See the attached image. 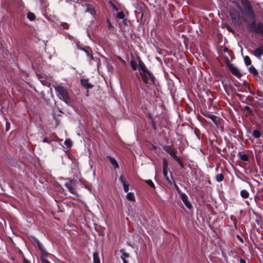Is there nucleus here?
Masks as SVG:
<instances>
[{
    "label": "nucleus",
    "mask_w": 263,
    "mask_h": 263,
    "mask_svg": "<svg viewBox=\"0 0 263 263\" xmlns=\"http://www.w3.org/2000/svg\"><path fill=\"white\" fill-rule=\"evenodd\" d=\"M55 90L58 93L59 98L63 100L66 103H70V100L68 94L67 90L65 87L61 85H53Z\"/></svg>",
    "instance_id": "1"
},
{
    "label": "nucleus",
    "mask_w": 263,
    "mask_h": 263,
    "mask_svg": "<svg viewBox=\"0 0 263 263\" xmlns=\"http://www.w3.org/2000/svg\"><path fill=\"white\" fill-rule=\"evenodd\" d=\"M248 30L250 32H254L263 37V23H256L254 20L251 24L248 25Z\"/></svg>",
    "instance_id": "2"
},
{
    "label": "nucleus",
    "mask_w": 263,
    "mask_h": 263,
    "mask_svg": "<svg viewBox=\"0 0 263 263\" xmlns=\"http://www.w3.org/2000/svg\"><path fill=\"white\" fill-rule=\"evenodd\" d=\"M241 5L247 17L251 20H254L255 18V15L249 1L247 0H242Z\"/></svg>",
    "instance_id": "3"
},
{
    "label": "nucleus",
    "mask_w": 263,
    "mask_h": 263,
    "mask_svg": "<svg viewBox=\"0 0 263 263\" xmlns=\"http://www.w3.org/2000/svg\"><path fill=\"white\" fill-rule=\"evenodd\" d=\"M230 14L233 24L236 26H240L241 21L239 13L234 9H231Z\"/></svg>",
    "instance_id": "4"
},
{
    "label": "nucleus",
    "mask_w": 263,
    "mask_h": 263,
    "mask_svg": "<svg viewBox=\"0 0 263 263\" xmlns=\"http://www.w3.org/2000/svg\"><path fill=\"white\" fill-rule=\"evenodd\" d=\"M165 151L167 152L179 164L180 166L182 167H183V163L180 159L176 155L175 153L172 151L170 146H165L163 147Z\"/></svg>",
    "instance_id": "5"
},
{
    "label": "nucleus",
    "mask_w": 263,
    "mask_h": 263,
    "mask_svg": "<svg viewBox=\"0 0 263 263\" xmlns=\"http://www.w3.org/2000/svg\"><path fill=\"white\" fill-rule=\"evenodd\" d=\"M64 185L66 187L68 190L72 194H75L76 191L74 186H76L75 181L72 179L67 180Z\"/></svg>",
    "instance_id": "6"
},
{
    "label": "nucleus",
    "mask_w": 263,
    "mask_h": 263,
    "mask_svg": "<svg viewBox=\"0 0 263 263\" xmlns=\"http://www.w3.org/2000/svg\"><path fill=\"white\" fill-rule=\"evenodd\" d=\"M141 75L143 81L145 83H148L149 81H151L152 82H154V76L148 70L145 72H143Z\"/></svg>",
    "instance_id": "7"
},
{
    "label": "nucleus",
    "mask_w": 263,
    "mask_h": 263,
    "mask_svg": "<svg viewBox=\"0 0 263 263\" xmlns=\"http://www.w3.org/2000/svg\"><path fill=\"white\" fill-rule=\"evenodd\" d=\"M163 173L164 178L166 180V181L168 182V183L172 184V182L171 180L169 179L168 177L167 176V173L168 171V168L167 165V163L165 161H163Z\"/></svg>",
    "instance_id": "8"
},
{
    "label": "nucleus",
    "mask_w": 263,
    "mask_h": 263,
    "mask_svg": "<svg viewBox=\"0 0 263 263\" xmlns=\"http://www.w3.org/2000/svg\"><path fill=\"white\" fill-rule=\"evenodd\" d=\"M229 69L231 72L237 78L241 77V74L239 72V70L236 67L233 66L232 65H229Z\"/></svg>",
    "instance_id": "9"
},
{
    "label": "nucleus",
    "mask_w": 263,
    "mask_h": 263,
    "mask_svg": "<svg viewBox=\"0 0 263 263\" xmlns=\"http://www.w3.org/2000/svg\"><path fill=\"white\" fill-rule=\"evenodd\" d=\"M84 7L86 8L84 11L85 12H89L91 15H95L96 14L95 8L90 4L86 3L85 4Z\"/></svg>",
    "instance_id": "10"
},
{
    "label": "nucleus",
    "mask_w": 263,
    "mask_h": 263,
    "mask_svg": "<svg viewBox=\"0 0 263 263\" xmlns=\"http://www.w3.org/2000/svg\"><path fill=\"white\" fill-rule=\"evenodd\" d=\"M254 55L260 59L261 56L263 54V44L257 47L254 51Z\"/></svg>",
    "instance_id": "11"
},
{
    "label": "nucleus",
    "mask_w": 263,
    "mask_h": 263,
    "mask_svg": "<svg viewBox=\"0 0 263 263\" xmlns=\"http://www.w3.org/2000/svg\"><path fill=\"white\" fill-rule=\"evenodd\" d=\"M119 179L123 184L124 192L127 193L129 191V184L127 183L125 179L124 178V176L123 175L120 176Z\"/></svg>",
    "instance_id": "12"
},
{
    "label": "nucleus",
    "mask_w": 263,
    "mask_h": 263,
    "mask_svg": "<svg viewBox=\"0 0 263 263\" xmlns=\"http://www.w3.org/2000/svg\"><path fill=\"white\" fill-rule=\"evenodd\" d=\"M181 199L184 203V204L185 205V206L191 209L192 208V204L191 203L188 201L187 196L185 194H181Z\"/></svg>",
    "instance_id": "13"
},
{
    "label": "nucleus",
    "mask_w": 263,
    "mask_h": 263,
    "mask_svg": "<svg viewBox=\"0 0 263 263\" xmlns=\"http://www.w3.org/2000/svg\"><path fill=\"white\" fill-rule=\"evenodd\" d=\"M81 85L86 89L92 88L93 86L88 83V80L86 79H82L81 80Z\"/></svg>",
    "instance_id": "14"
},
{
    "label": "nucleus",
    "mask_w": 263,
    "mask_h": 263,
    "mask_svg": "<svg viewBox=\"0 0 263 263\" xmlns=\"http://www.w3.org/2000/svg\"><path fill=\"white\" fill-rule=\"evenodd\" d=\"M249 71L254 77H256V79H257V77L259 78V77L258 76V71L253 66L249 67Z\"/></svg>",
    "instance_id": "15"
},
{
    "label": "nucleus",
    "mask_w": 263,
    "mask_h": 263,
    "mask_svg": "<svg viewBox=\"0 0 263 263\" xmlns=\"http://www.w3.org/2000/svg\"><path fill=\"white\" fill-rule=\"evenodd\" d=\"M107 158L109 160L110 162L115 168L119 167L118 163L114 158L108 156H107Z\"/></svg>",
    "instance_id": "16"
},
{
    "label": "nucleus",
    "mask_w": 263,
    "mask_h": 263,
    "mask_svg": "<svg viewBox=\"0 0 263 263\" xmlns=\"http://www.w3.org/2000/svg\"><path fill=\"white\" fill-rule=\"evenodd\" d=\"M120 252L121 253V258L123 261L126 260V258L129 257V254L126 253L124 249H121Z\"/></svg>",
    "instance_id": "17"
},
{
    "label": "nucleus",
    "mask_w": 263,
    "mask_h": 263,
    "mask_svg": "<svg viewBox=\"0 0 263 263\" xmlns=\"http://www.w3.org/2000/svg\"><path fill=\"white\" fill-rule=\"evenodd\" d=\"M126 198L128 200L134 201L135 200V197L133 193H128L126 195Z\"/></svg>",
    "instance_id": "18"
},
{
    "label": "nucleus",
    "mask_w": 263,
    "mask_h": 263,
    "mask_svg": "<svg viewBox=\"0 0 263 263\" xmlns=\"http://www.w3.org/2000/svg\"><path fill=\"white\" fill-rule=\"evenodd\" d=\"M139 65L140 68L142 70L143 72H145L148 70L146 68V66L142 61H139Z\"/></svg>",
    "instance_id": "19"
},
{
    "label": "nucleus",
    "mask_w": 263,
    "mask_h": 263,
    "mask_svg": "<svg viewBox=\"0 0 263 263\" xmlns=\"http://www.w3.org/2000/svg\"><path fill=\"white\" fill-rule=\"evenodd\" d=\"M93 263H100V259L97 253L95 252L93 254Z\"/></svg>",
    "instance_id": "20"
},
{
    "label": "nucleus",
    "mask_w": 263,
    "mask_h": 263,
    "mask_svg": "<svg viewBox=\"0 0 263 263\" xmlns=\"http://www.w3.org/2000/svg\"><path fill=\"white\" fill-rule=\"evenodd\" d=\"M27 18L30 21H33L35 18V16L33 13L29 12L27 14Z\"/></svg>",
    "instance_id": "21"
},
{
    "label": "nucleus",
    "mask_w": 263,
    "mask_h": 263,
    "mask_svg": "<svg viewBox=\"0 0 263 263\" xmlns=\"http://www.w3.org/2000/svg\"><path fill=\"white\" fill-rule=\"evenodd\" d=\"M240 194H241V196L243 197V198H248L249 197V194L248 193V192L246 190H242L240 192Z\"/></svg>",
    "instance_id": "22"
},
{
    "label": "nucleus",
    "mask_w": 263,
    "mask_h": 263,
    "mask_svg": "<svg viewBox=\"0 0 263 263\" xmlns=\"http://www.w3.org/2000/svg\"><path fill=\"white\" fill-rule=\"evenodd\" d=\"M260 133L258 130H254L253 132V136L256 138H258L260 137Z\"/></svg>",
    "instance_id": "23"
},
{
    "label": "nucleus",
    "mask_w": 263,
    "mask_h": 263,
    "mask_svg": "<svg viewBox=\"0 0 263 263\" xmlns=\"http://www.w3.org/2000/svg\"><path fill=\"white\" fill-rule=\"evenodd\" d=\"M239 155H240V159L242 160L245 161H247L248 160V157L247 155H246L245 154H241V153H240Z\"/></svg>",
    "instance_id": "24"
},
{
    "label": "nucleus",
    "mask_w": 263,
    "mask_h": 263,
    "mask_svg": "<svg viewBox=\"0 0 263 263\" xmlns=\"http://www.w3.org/2000/svg\"><path fill=\"white\" fill-rule=\"evenodd\" d=\"M244 61L246 65L248 66L251 64V61L248 56H246L244 58Z\"/></svg>",
    "instance_id": "25"
},
{
    "label": "nucleus",
    "mask_w": 263,
    "mask_h": 263,
    "mask_svg": "<svg viewBox=\"0 0 263 263\" xmlns=\"http://www.w3.org/2000/svg\"><path fill=\"white\" fill-rule=\"evenodd\" d=\"M216 179L218 182H220L223 179V176L222 174H218L216 176Z\"/></svg>",
    "instance_id": "26"
},
{
    "label": "nucleus",
    "mask_w": 263,
    "mask_h": 263,
    "mask_svg": "<svg viewBox=\"0 0 263 263\" xmlns=\"http://www.w3.org/2000/svg\"><path fill=\"white\" fill-rule=\"evenodd\" d=\"M145 181L151 187H152L154 189L155 188V184L151 180H146Z\"/></svg>",
    "instance_id": "27"
},
{
    "label": "nucleus",
    "mask_w": 263,
    "mask_h": 263,
    "mask_svg": "<svg viewBox=\"0 0 263 263\" xmlns=\"http://www.w3.org/2000/svg\"><path fill=\"white\" fill-rule=\"evenodd\" d=\"M64 144L67 147H69L72 145V142L70 139H66L64 142Z\"/></svg>",
    "instance_id": "28"
},
{
    "label": "nucleus",
    "mask_w": 263,
    "mask_h": 263,
    "mask_svg": "<svg viewBox=\"0 0 263 263\" xmlns=\"http://www.w3.org/2000/svg\"><path fill=\"white\" fill-rule=\"evenodd\" d=\"M124 13L122 11L118 12L117 14L118 18L120 19H123L124 17Z\"/></svg>",
    "instance_id": "29"
},
{
    "label": "nucleus",
    "mask_w": 263,
    "mask_h": 263,
    "mask_svg": "<svg viewBox=\"0 0 263 263\" xmlns=\"http://www.w3.org/2000/svg\"><path fill=\"white\" fill-rule=\"evenodd\" d=\"M209 118L216 124L217 122V117L214 115H210Z\"/></svg>",
    "instance_id": "30"
},
{
    "label": "nucleus",
    "mask_w": 263,
    "mask_h": 263,
    "mask_svg": "<svg viewBox=\"0 0 263 263\" xmlns=\"http://www.w3.org/2000/svg\"><path fill=\"white\" fill-rule=\"evenodd\" d=\"M38 246H39L40 250L42 251V254L47 255V253L44 251L43 247L42 245L39 242L38 243Z\"/></svg>",
    "instance_id": "31"
},
{
    "label": "nucleus",
    "mask_w": 263,
    "mask_h": 263,
    "mask_svg": "<svg viewBox=\"0 0 263 263\" xmlns=\"http://www.w3.org/2000/svg\"><path fill=\"white\" fill-rule=\"evenodd\" d=\"M130 64L133 70H135L137 69V64L136 62L132 61Z\"/></svg>",
    "instance_id": "32"
},
{
    "label": "nucleus",
    "mask_w": 263,
    "mask_h": 263,
    "mask_svg": "<svg viewBox=\"0 0 263 263\" xmlns=\"http://www.w3.org/2000/svg\"><path fill=\"white\" fill-rule=\"evenodd\" d=\"M174 184L175 187L176 189L177 192L178 193L180 194L181 191H180V189L179 188L178 186L177 185V184L175 182L174 183Z\"/></svg>",
    "instance_id": "33"
},
{
    "label": "nucleus",
    "mask_w": 263,
    "mask_h": 263,
    "mask_svg": "<svg viewBox=\"0 0 263 263\" xmlns=\"http://www.w3.org/2000/svg\"><path fill=\"white\" fill-rule=\"evenodd\" d=\"M245 108L246 110H247L250 114H252V110L251 109L250 107L248 106H246L245 107Z\"/></svg>",
    "instance_id": "34"
},
{
    "label": "nucleus",
    "mask_w": 263,
    "mask_h": 263,
    "mask_svg": "<svg viewBox=\"0 0 263 263\" xmlns=\"http://www.w3.org/2000/svg\"><path fill=\"white\" fill-rule=\"evenodd\" d=\"M85 52L86 53V54H87L88 56L90 55L91 59H93L92 55H90L89 51L85 50Z\"/></svg>",
    "instance_id": "35"
},
{
    "label": "nucleus",
    "mask_w": 263,
    "mask_h": 263,
    "mask_svg": "<svg viewBox=\"0 0 263 263\" xmlns=\"http://www.w3.org/2000/svg\"><path fill=\"white\" fill-rule=\"evenodd\" d=\"M43 142H44V143H45V142H46V143H49V140L47 139V138H44V139H43Z\"/></svg>",
    "instance_id": "36"
},
{
    "label": "nucleus",
    "mask_w": 263,
    "mask_h": 263,
    "mask_svg": "<svg viewBox=\"0 0 263 263\" xmlns=\"http://www.w3.org/2000/svg\"><path fill=\"white\" fill-rule=\"evenodd\" d=\"M240 263H246V261L243 259H240Z\"/></svg>",
    "instance_id": "37"
},
{
    "label": "nucleus",
    "mask_w": 263,
    "mask_h": 263,
    "mask_svg": "<svg viewBox=\"0 0 263 263\" xmlns=\"http://www.w3.org/2000/svg\"><path fill=\"white\" fill-rule=\"evenodd\" d=\"M227 29L229 31H231V28H230L229 26L227 27Z\"/></svg>",
    "instance_id": "38"
},
{
    "label": "nucleus",
    "mask_w": 263,
    "mask_h": 263,
    "mask_svg": "<svg viewBox=\"0 0 263 263\" xmlns=\"http://www.w3.org/2000/svg\"><path fill=\"white\" fill-rule=\"evenodd\" d=\"M24 263H30L29 261H28L26 259H24Z\"/></svg>",
    "instance_id": "39"
},
{
    "label": "nucleus",
    "mask_w": 263,
    "mask_h": 263,
    "mask_svg": "<svg viewBox=\"0 0 263 263\" xmlns=\"http://www.w3.org/2000/svg\"><path fill=\"white\" fill-rule=\"evenodd\" d=\"M152 149H156V147L155 146H154V145H152Z\"/></svg>",
    "instance_id": "40"
},
{
    "label": "nucleus",
    "mask_w": 263,
    "mask_h": 263,
    "mask_svg": "<svg viewBox=\"0 0 263 263\" xmlns=\"http://www.w3.org/2000/svg\"><path fill=\"white\" fill-rule=\"evenodd\" d=\"M114 8L115 10H117L118 9L116 8V7L115 6H114Z\"/></svg>",
    "instance_id": "41"
},
{
    "label": "nucleus",
    "mask_w": 263,
    "mask_h": 263,
    "mask_svg": "<svg viewBox=\"0 0 263 263\" xmlns=\"http://www.w3.org/2000/svg\"><path fill=\"white\" fill-rule=\"evenodd\" d=\"M108 25H109V27L111 26V23L110 22L108 23Z\"/></svg>",
    "instance_id": "42"
},
{
    "label": "nucleus",
    "mask_w": 263,
    "mask_h": 263,
    "mask_svg": "<svg viewBox=\"0 0 263 263\" xmlns=\"http://www.w3.org/2000/svg\"><path fill=\"white\" fill-rule=\"evenodd\" d=\"M124 263H128L127 261V260H124V261H123Z\"/></svg>",
    "instance_id": "43"
},
{
    "label": "nucleus",
    "mask_w": 263,
    "mask_h": 263,
    "mask_svg": "<svg viewBox=\"0 0 263 263\" xmlns=\"http://www.w3.org/2000/svg\"><path fill=\"white\" fill-rule=\"evenodd\" d=\"M238 8H239L240 9H241V7L240 6H238Z\"/></svg>",
    "instance_id": "44"
}]
</instances>
